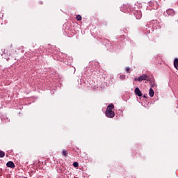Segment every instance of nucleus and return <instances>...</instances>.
Here are the masks:
<instances>
[{
	"label": "nucleus",
	"instance_id": "f257e3e1",
	"mask_svg": "<svg viewBox=\"0 0 178 178\" xmlns=\"http://www.w3.org/2000/svg\"><path fill=\"white\" fill-rule=\"evenodd\" d=\"M154 86H155V81H151V87L152 88ZM152 88L149 90V95L151 97H154L155 94V92H154V90Z\"/></svg>",
	"mask_w": 178,
	"mask_h": 178
},
{
	"label": "nucleus",
	"instance_id": "f03ea898",
	"mask_svg": "<svg viewBox=\"0 0 178 178\" xmlns=\"http://www.w3.org/2000/svg\"><path fill=\"white\" fill-rule=\"evenodd\" d=\"M145 80L147 81H149V79L148 78V76L145 74H143L142 76L138 78V81H144Z\"/></svg>",
	"mask_w": 178,
	"mask_h": 178
},
{
	"label": "nucleus",
	"instance_id": "7ed1b4c3",
	"mask_svg": "<svg viewBox=\"0 0 178 178\" xmlns=\"http://www.w3.org/2000/svg\"><path fill=\"white\" fill-rule=\"evenodd\" d=\"M134 92L138 97H143V93L141 92V90H140V88H136Z\"/></svg>",
	"mask_w": 178,
	"mask_h": 178
},
{
	"label": "nucleus",
	"instance_id": "20e7f679",
	"mask_svg": "<svg viewBox=\"0 0 178 178\" xmlns=\"http://www.w3.org/2000/svg\"><path fill=\"white\" fill-rule=\"evenodd\" d=\"M113 108H115V105H113V104H110L107 106L106 112H112V109H113Z\"/></svg>",
	"mask_w": 178,
	"mask_h": 178
},
{
	"label": "nucleus",
	"instance_id": "39448f33",
	"mask_svg": "<svg viewBox=\"0 0 178 178\" xmlns=\"http://www.w3.org/2000/svg\"><path fill=\"white\" fill-rule=\"evenodd\" d=\"M105 115L107 118H114L115 117V112H105Z\"/></svg>",
	"mask_w": 178,
	"mask_h": 178
},
{
	"label": "nucleus",
	"instance_id": "423d86ee",
	"mask_svg": "<svg viewBox=\"0 0 178 178\" xmlns=\"http://www.w3.org/2000/svg\"><path fill=\"white\" fill-rule=\"evenodd\" d=\"M7 168H15V163L13 161H8L6 163Z\"/></svg>",
	"mask_w": 178,
	"mask_h": 178
},
{
	"label": "nucleus",
	"instance_id": "0eeeda50",
	"mask_svg": "<svg viewBox=\"0 0 178 178\" xmlns=\"http://www.w3.org/2000/svg\"><path fill=\"white\" fill-rule=\"evenodd\" d=\"M168 15H170L171 16H173L175 15V10L173 9H169L167 10Z\"/></svg>",
	"mask_w": 178,
	"mask_h": 178
},
{
	"label": "nucleus",
	"instance_id": "6e6552de",
	"mask_svg": "<svg viewBox=\"0 0 178 178\" xmlns=\"http://www.w3.org/2000/svg\"><path fill=\"white\" fill-rule=\"evenodd\" d=\"M174 66L177 70H178V58L174 60Z\"/></svg>",
	"mask_w": 178,
	"mask_h": 178
},
{
	"label": "nucleus",
	"instance_id": "1a4fd4ad",
	"mask_svg": "<svg viewBox=\"0 0 178 178\" xmlns=\"http://www.w3.org/2000/svg\"><path fill=\"white\" fill-rule=\"evenodd\" d=\"M62 154H63V156H65V158H67L68 152H67V150L63 149Z\"/></svg>",
	"mask_w": 178,
	"mask_h": 178
},
{
	"label": "nucleus",
	"instance_id": "9d476101",
	"mask_svg": "<svg viewBox=\"0 0 178 178\" xmlns=\"http://www.w3.org/2000/svg\"><path fill=\"white\" fill-rule=\"evenodd\" d=\"M5 156V153L3 151L0 150V158H3Z\"/></svg>",
	"mask_w": 178,
	"mask_h": 178
},
{
	"label": "nucleus",
	"instance_id": "9b49d317",
	"mask_svg": "<svg viewBox=\"0 0 178 178\" xmlns=\"http://www.w3.org/2000/svg\"><path fill=\"white\" fill-rule=\"evenodd\" d=\"M76 20H78V22H80V20H81V15H76Z\"/></svg>",
	"mask_w": 178,
	"mask_h": 178
},
{
	"label": "nucleus",
	"instance_id": "f8f14e48",
	"mask_svg": "<svg viewBox=\"0 0 178 178\" xmlns=\"http://www.w3.org/2000/svg\"><path fill=\"white\" fill-rule=\"evenodd\" d=\"M73 166H74V168H79V163L77 162H74Z\"/></svg>",
	"mask_w": 178,
	"mask_h": 178
},
{
	"label": "nucleus",
	"instance_id": "ddd939ff",
	"mask_svg": "<svg viewBox=\"0 0 178 178\" xmlns=\"http://www.w3.org/2000/svg\"><path fill=\"white\" fill-rule=\"evenodd\" d=\"M120 80H124V79H126V76L125 75H120Z\"/></svg>",
	"mask_w": 178,
	"mask_h": 178
},
{
	"label": "nucleus",
	"instance_id": "4468645a",
	"mask_svg": "<svg viewBox=\"0 0 178 178\" xmlns=\"http://www.w3.org/2000/svg\"><path fill=\"white\" fill-rule=\"evenodd\" d=\"M126 72H127V73H130V67H126Z\"/></svg>",
	"mask_w": 178,
	"mask_h": 178
},
{
	"label": "nucleus",
	"instance_id": "2eb2a0df",
	"mask_svg": "<svg viewBox=\"0 0 178 178\" xmlns=\"http://www.w3.org/2000/svg\"><path fill=\"white\" fill-rule=\"evenodd\" d=\"M138 81V79L136 78L135 81Z\"/></svg>",
	"mask_w": 178,
	"mask_h": 178
},
{
	"label": "nucleus",
	"instance_id": "dca6fc26",
	"mask_svg": "<svg viewBox=\"0 0 178 178\" xmlns=\"http://www.w3.org/2000/svg\"><path fill=\"white\" fill-rule=\"evenodd\" d=\"M143 97H144V98H147V96H145V95Z\"/></svg>",
	"mask_w": 178,
	"mask_h": 178
}]
</instances>
